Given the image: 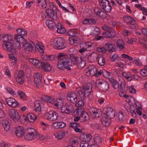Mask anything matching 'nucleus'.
<instances>
[{
	"label": "nucleus",
	"mask_w": 147,
	"mask_h": 147,
	"mask_svg": "<svg viewBox=\"0 0 147 147\" xmlns=\"http://www.w3.org/2000/svg\"><path fill=\"white\" fill-rule=\"evenodd\" d=\"M70 59L68 57H64L59 60L57 66L60 69L64 70L65 69L68 70H71L70 67L73 66L72 58L74 57V54L69 55Z\"/></svg>",
	"instance_id": "nucleus-1"
},
{
	"label": "nucleus",
	"mask_w": 147,
	"mask_h": 147,
	"mask_svg": "<svg viewBox=\"0 0 147 147\" xmlns=\"http://www.w3.org/2000/svg\"><path fill=\"white\" fill-rule=\"evenodd\" d=\"M81 87L83 91L81 89L80 87L76 88V91L81 98L84 99L90 94L92 88V85L91 83H84Z\"/></svg>",
	"instance_id": "nucleus-2"
},
{
	"label": "nucleus",
	"mask_w": 147,
	"mask_h": 147,
	"mask_svg": "<svg viewBox=\"0 0 147 147\" xmlns=\"http://www.w3.org/2000/svg\"><path fill=\"white\" fill-rule=\"evenodd\" d=\"M49 7L46 9L47 16L53 20H57L58 18L57 13V8L53 2L49 3Z\"/></svg>",
	"instance_id": "nucleus-3"
},
{
	"label": "nucleus",
	"mask_w": 147,
	"mask_h": 147,
	"mask_svg": "<svg viewBox=\"0 0 147 147\" xmlns=\"http://www.w3.org/2000/svg\"><path fill=\"white\" fill-rule=\"evenodd\" d=\"M73 66L77 65L80 69L83 68L86 65V61L82 58L78 57L74 54V57L72 58Z\"/></svg>",
	"instance_id": "nucleus-4"
},
{
	"label": "nucleus",
	"mask_w": 147,
	"mask_h": 147,
	"mask_svg": "<svg viewBox=\"0 0 147 147\" xmlns=\"http://www.w3.org/2000/svg\"><path fill=\"white\" fill-rule=\"evenodd\" d=\"M26 134L24 139L28 140H34L36 137V132L35 129L32 128L27 129L25 130Z\"/></svg>",
	"instance_id": "nucleus-5"
},
{
	"label": "nucleus",
	"mask_w": 147,
	"mask_h": 147,
	"mask_svg": "<svg viewBox=\"0 0 147 147\" xmlns=\"http://www.w3.org/2000/svg\"><path fill=\"white\" fill-rule=\"evenodd\" d=\"M53 45L55 49H63L65 48L64 46V40L61 37L55 38L53 40Z\"/></svg>",
	"instance_id": "nucleus-6"
},
{
	"label": "nucleus",
	"mask_w": 147,
	"mask_h": 147,
	"mask_svg": "<svg viewBox=\"0 0 147 147\" xmlns=\"http://www.w3.org/2000/svg\"><path fill=\"white\" fill-rule=\"evenodd\" d=\"M45 117L49 121H53L57 119L58 115L54 111L51 110L46 113L45 115Z\"/></svg>",
	"instance_id": "nucleus-7"
},
{
	"label": "nucleus",
	"mask_w": 147,
	"mask_h": 147,
	"mask_svg": "<svg viewBox=\"0 0 147 147\" xmlns=\"http://www.w3.org/2000/svg\"><path fill=\"white\" fill-rule=\"evenodd\" d=\"M22 44L24 50L27 53H31L34 47L35 46L33 42L31 41L30 43H29L27 42L26 40Z\"/></svg>",
	"instance_id": "nucleus-8"
},
{
	"label": "nucleus",
	"mask_w": 147,
	"mask_h": 147,
	"mask_svg": "<svg viewBox=\"0 0 147 147\" xmlns=\"http://www.w3.org/2000/svg\"><path fill=\"white\" fill-rule=\"evenodd\" d=\"M124 21L128 24L130 25V27L133 29H135L137 27L136 23V21L130 16H125L123 17Z\"/></svg>",
	"instance_id": "nucleus-9"
},
{
	"label": "nucleus",
	"mask_w": 147,
	"mask_h": 147,
	"mask_svg": "<svg viewBox=\"0 0 147 147\" xmlns=\"http://www.w3.org/2000/svg\"><path fill=\"white\" fill-rule=\"evenodd\" d=\"M104 114L106 117L111 119L114 118L115 115V111L111 107L105 108L103 109Z\"/></svg>",
	"instance_id": "nucleus-10"
},
{
	"label": "nucleus",
	"mask_w": 147,
	"mask_h": 147,
	"mask_svg": "<svg viewBox=\"0 0 147 147\" xmlns=\"http://www.w3.org/2000/svg\"><path fill=\"white\" fill-rule=\"evenodd\" d=\"M73 107L69 103H66L61 107V111L62 113L67 114L71 113L73 110Z\"/></svg>",
	"instance_id": "nucleus-11"
},
{
	"label": "nucleus",
	"mask_w": 147,
	"mask_h": 147,
	"mask_svg": "<svg viewBox=\"0 0 147 147\" xmlns=\"http://www.w3.org/2000/svg\"><path fill=\"white\" fill-rule=\"evenodd\" d=\"M5 101L8 106L11 107H17L19 105L18 102L13 98H6Z\"/></svg>",
	"instance_id": "nucleus-12"
},
{
	"label": "nucleus",
	"mask_w": 147,
	"mask_h": 147,
	"mask_svg": "<svg viewBox=\"0 0 147 147\" xmlns=\"http://www.w3.org/2000/svg\"><path fill=\"white\" fill-rule=\"evenodd\" d=\"M9 113L11 117L15 121H17L20 120V115L14 109H11L9 111Z\"/></svg>",
	"instance_id": "nucleus-13"
},
{
	"label": "nucleus",
	"mask_w": 147,
	"mask_h": 147,
	"mask_svg": "<svg viewBox=\"0 0 147 147\" xmlns=\"http://www.w3.org/2000/svg\"><path fill=\"white\" fill-rule=\"evenodd\" d=\"M96 71H97L96 68L93 66H89L85 71V75L87 76H95Z\"/></svg>",
	"instance_id": "nucleus-14"
},
{
	"label": "nucleus",
	"mask_w": 147,
	"mask_h": 147,
	"mask_svg": "<svg viewBox=\"0 0 147 147\" xmlns=\"http://www.w3.org/2000/svg\"><path fill=\"white\" fill-rule=\"evenodd\" d=\"M67 98L69 101L73 103H76L78 101L76 94L71 92H68Z\"/></svg>",
	"instance_id": "nucleus-15"
},
{
	"label": "nucleus",
	"mask_w": 147,
	"mask_h": 147,
	"mask_svg": "<svg viewBox=\"0 0 147 147\" xmlns=\"http://www.w3.org/2000/svg\"><path fill=\"white\" fill-rule=\"evenodd\" d=\"M69 127L74 129V131L76 132H79L80 133H82V130L79 128V127H81V125L78 123L77 122L71 123H69Z\"/></svg>",
	"instance_id": "nucleus-16"
},
{
	"label": "nucleus",
	"mask_w": 147,
	"mask_h": 147,
	"mask_svg": "<svg viewBox=\"0 0 147 147\" xmlns=\"http://www.w3.org/2000/svg\"><path fill=\"white\" fill-rule=\"evenodd\" d=\"M24 128L23 127L19 126L15 128V133L18 137L20 138L24 134Z\"/></svg>",
	"instance_id": "nucleus-17"
},
{
	"label": "nucleus",
	"mask_w": 147,
	"mask_h": 147,
	"mask_svg": "<svg viewBox=\"0 0 147 147\" xmlns=\"http://www.w3.org/2000/svg\"><path fill=\"white\" fill-rule=\"evenodd\" d=\"M92 138L91 134L88 133H85L80 135V138L81 141L89 142Z\"/></svg>",
	"instance_id": "nucleus-18"
},
{
	"label": "nucleus",
	"mask_w": 147,
	"mask_h": 147,
	"mask_svg": "<svg viewBox=\"0 0 147 147\" xmlns=\"http://www.w3.org/2000/svg\"><path fill=\"white\" fill-rule=\"evenodd\" d=\"M29 61L34 65L36 66L37 68L39 69L42 68V62H41L38 60L34 58L30 59Z\"/></svg>",
	"instance_id": "nucleus-19"
},
{
	"label": "nucleus",
	"mask_w": 147,
	"mask_h": 147,
	"mask_svg": "<svg viewBox=\"0 0 147 147\" xmlns=\"http://www.w3.org/2000/svg\"><path fill=\"white\" fill-rule=\"evenodd\" d=\"M89 112L92 115L96 117H99L100 116V112L95 107H92L89 109Z\"/></svg>",
	"instance_id": "nucleus-20"
},
{
	"label": "nucleus",
	"mask_w": 147,
	"mask_h": 147,
	"mask_svg": "<svg viewBox=\"0 0 147 147\" xmlns=\"http://www.w3.org/2000/svg\"><path fill=\"white\" fill-rule=\"evenodd\" d=\"M111 119H109L105 116L103 117L101 121L103 126L105 127L109 126L111 123Z\"/></svg>",
	"instance_id": "nucleus-21"
},
{
	"label": "nucleus",
	"mask_w": 147,
	"mask_h": 147,
	"mask_svg": "<svg viewBox=\"0 0 147 147\" xmlns=\"http://www.w3.org/2000/svg\"><path fill=\"white\" fill-rule=\"evenodd\" d=\"M2 46L7 51L11 52L13 49V46L10 41L3 42Z\"/></svg>",
	"instance_id": "nucleus-22"
},
{
	"label": "nucleus",
	"mask_w": 147,
	"mask_h": 147,
	"mask_svg": "<svg viewBox=\"0 0 147 147\" xmlns=\"http://www.w3.org/2000/svg\"><path fill=\"white\" fill-rule=\"evenodd\" d=\"M41 102L39 100L35 101L34 102V107L35 111L38 112V114H40L41 111V108L40 107V102Z\"/></svg>",
	"instance_id": "nucleus-23"
},
{
	"label": "nucleus",
	"mask_w": 147,
	"mask_h": 147,
	"mask_svg": "<svg viewBox=\"0 0 147 147\" xmlns=\"http://www.w3.org/2000/svg\"><path fill=\"white\" fill-rule=\"evenodd\" d=\"M2 39L3 42H6L13 40V36L9 34H3L2 35Z\"/></svg>",
	"instance_id": "nucleus-24"
},
{
	"label": "nucleus",
	"mask_w": 147,
	"mask_h": 147,
	"mask_svg": "<svg viewBox=\"0 0 147 147\" xmlns=\"http://www.w3.org/2000/svg\"><path fill=\"white\" fill-rule=\"evenodd\" d=\"M56 29L57 32L60 34H63L66 32V30L65 28L62 26L61 24L59 23H57L56 25Z\"/></svg>",
	"instance_id": "nucleus-25"
},
{
	"label": "nucleus",
	"mask_w": 147,
	"mask_h": 147,
	"mask_svg": "<svg viewBox=\"0 0 147 147\" xmlns=\"http://www.w3.org/2000/svg\"><path fill=\"white\" fill-rule=\"evenodd\" d=\"M116 45L118 49L121 50L125 48L124 42L122 39H118L116 42Z\"/></svg>",
	"instance_id": "nucleus-26"
},
{
	"label": "nucleus",
	"mask_w": 147,
	"mask_h": 147,
	"mask_svg": "<svg viewBox=\"0 0 147 147\" xmlns=\"http://www.w3.org/2000/svg\"><path fill=\"white\" fill-rule=\"evenodd\" d=\"M14 40L15 41H18L22 43V44L26 40L22 36L18 34H16L14 35Z\"/></svg>",
	"instance_id": "nucleus-27"
},
{
	"label": "nucleus",
	"mask_w": 147,
	"mask_h": 147,
	"mask_svg": "<svg viewBox=\"0 0 147 147\" xmlns=\"http://www.w3.org/2000/svg\"><path fill=\"white\" fill-rule=\"evenodd\" d=\"M106 50L109 52H113L115 51V49L114 45L112 43H106L105 45Z\"/></svg>",
	"instance_id": "nucleus-28"
},
{
	"label": "nucleus",
	"mask_w": 147,
	"mask_h": 147,
	"mask_svg": "<svg viewBox=\"0 0 147 147\" xmlns=\"http://www.w3.org/2000/svg\"><path fill=\"white\" fill-rule=\"evenodd\" d=\"M46 24L48 27L51 29H55L57 27V24L52 20H47Z\"/></svg>",
	"instance_id": "nucleus-29"
},
{
	"label": "nucleus",
	"mask_w": 147,
	"mask_h": 147,
	"mask_svg": "<svg viewBox=\"0 0 147 147\" xmlns=\"http://www.w3.org/2000/svg\"><path fill=\"white\" fill-rule=\"evenodd\" d=\"M2 125L4 127V129L5 131H7L10 130V124L8 120H5L3 121L2 122Z\"/></svg>",
	"instance_id": "nucleus-30"
},
{
	"label": "nucleus",
	"mask_w": 147,
	"mask_h": 147,
	"mask_svg": "<svg viewBox=\"0 0 147 147\" xmlns=\"http://www.w3.org/2000/svg\"><path fill=\"white\" fill-rule=\"evenodd\" d=\"M96 60L98 64L101 66H104L105 63V59L102 56H100L97 57Z\"/></svg>",
	"instance_id": "nucleus-31"
},
{
	"label": "nucleus",
	"mask_w": 147,
	"mask_h": 147,
	"mask_svg": "<svg viewBox=\"0 0 147 147\" xmlns=\"http://www.w3.org/2000/svg\"><path fill=\"white\" fill-rule=\"evenodd\" d=\"M42 66L41 68H43L46 71H50L52 67L50 64L47 62H42Z\"/></svg>",
	"instance_id": "nucleus-32"
},
{
	"label": "nucleus",
	"mask_w": 147,
	"mask_h": 147,
	"mask_svg": "<svg viewBox=\"0 0 147 147\" xmlns=\"http://www.w3.org/2000/svg\"><path fill=\"white\" fill-rule=\"evenodd\" d=\"M102 35L105 37L110 38L114 37L115 34L114 32L109 30L106 32L105 33L103 32Z\"/></svg>",
	"instance_id": "nucleus-33"
},
{
	"label": "nucleus",
	"mask_w": 147,
	"mask_h": 147,
	"mask_svg": "<svg viewBox=\"0 0 147 147\" xmlns=\"http://www.w3.org/2000/svg\"><path fill=\"white\" fill-rule=\"evenodd\" d=\"M36 47L40 53L41 54H43L44 53V49L45 48V47L41 42H37Z\"/></svg>",
	"instance_id": "nucleus-34"
},
{
	"label": "nucleus",
	"mask_w": 147,
	"mask_h": 147,
	"mask_svg": "<svg viewBox=\"0 0 147 147\" xmlns=\"http://www.w3.org/2000/svg\"><path fill=\"white\" fill-rule=\"evenodd\" d=\"M118 116V118L119 119L118 122H122L125 120V118L124 117V113L122 111H120L117 114Z\"/></svg>",
	"instance_id": "nucleus-35"
},
{
	"label": "nucleus",
	"mask_w": 147,
	"mask_h": 147,
	"mask_svg": "<svg viewBox=\"0 0 147 147\" xmlns=\"http://www.w3.org/2000/svg\"><path fill=\"white\" fill-rule=\"evenodd\" d=\"M98 86L103 91L107 90L109 88L108 83H98Z\"/></svg>",
	"instance_id": "nucleus-36"
},
{
	"label": "nucleus",
	"mask_w": 147,
	"mask_h": 147,
	"mask_svg": "<svg viewBox=\"0 0 147 147\" xmlns=\"http://www.w3.org/2000/svg\"><path fill=\"white\" fill-rule=\"evenodd\" d=\"M27 118L29 122L32 123L34 122L36 117L35 114L30 113L27 115Z\"/></svg>",
	"instance_id": "nucleus-37"
},
{
	"label": "nucleus",
	"mask_w": 147,
	"mask_h": 147,
	"mask_svg": "<svg viewBox=\"0 0 147 147\" xmlns=\"http://www.w3.org/2000/svg\"><path fill=\"white\" fill-rule=\"evenodd\" d=\"M80 117L82 122L87 121L89 119V115L84 112L82 113Z\"/></svg>",
	"instance_id": "nucleus-38"
},
{
	"label": "nucleus",
	"mask_w": 147,
	"mask_h": 147,
	"mask_svg": "<svg viewBox=\"0 0 147 147\" xmlns=\"http://www.w3.org/2000/svg\"><path fill=\"white\" fill-rule=\"evenodd\" d=\"M54 135L58 140H60L62 139L65 136V134L64 132H58L55 133Z\"/></svg>",
	"instance_id": "nucleus-39"
},
{
	"label": "nucleus",
	"mask_w": 147,
	"mask_h": 147,
	"mask_svg": "<svg viewBox=\"0 0 147 147\" xmlns=\"http://www.w3.org/2000/svg\"><path fill=\"white\" fill-rule=\"evenodd\" d=\"M38 5L41 8L44 9L46 8L47 5L46 0H40L39 1Z\"/></svg>",
	"instance_id": "nucleus-40"
},
{
	"label": "nucleus",
	"mask_w": 147,
	"mask_h": 147,
	"mask_svg": "<svg viewBox=\"0 0 147 147\" xmlns=\"http://www.w3.org/2000/svg\"><path fill=\"white\" fill-rule=\"evenodd\" d=\"M121 92L123 93H125L127 90L128 88L127 86L126 83H121L120 84Z\"/></svg>",
	"instance_id": "nucleus-41"
},
{
	"label": "nucleus",
	"mask_w": 147,
	"mask_h": 147,
	"mask_svg": "<svg viewBox=\"0 0 147 147\" xmlns=\"http://www.w3.org/2000/svg\"><path fill=\"white\" fill-rule=\"evenodd\" d=\"M34 83H40L41 82V77H40L39 74L36 73L34 75Z\"/></svg>",
	"instance_id": "nucleus-42"
},
{
	"label": "nucleus",
	"mask_w": 147,
	"mask_h": 147,
	"mask_svg": "<svg viewBox=\"0 0 147 147\" xmlns=\"http://www.w3.org/2000/svg\"><path fill=\"white\" fill-rule=\"evenodd\" d=\"M122 75L124 78H126L128 81H131L132 79V76L129 74L125 72H123Z\"/></svg>",
	"instance_id": "nucleus-43"
},
{
	"label": "nucleus",
	"mask_w": 147,
	"mask_h": 147,
	"mask_svg": "<svg viewBox=\"0 0 147 147\" xmlns=\"http://www.w3.org/2000/svg\"><path fill=\"white\" fill-rule=\"evenodd\" d=\"M42 98L45 101L51 103H53L54 102V99L49 96H45L42 97Z\"/></svg>",
	"instance_id": "nucleus-44"
},
{
	"label": "nucleus",
	"mask_w": 147,
	"mask_h": 147,
	"mask_svg": "<svg viewBox=\"0 0 147 147\" xmlns=\"http://www.w3.org/2000/svg\"><path fill=\"white\" fill-rule=\"evenodd\" d=\"M100 6L102 7H105V5L110 3L108 0H99Z\"/></svg>",
	"instance_id": "nucleus-45"
},
{
	"label": "nucleus",
	"mask_w": 147,
	"mask_h": 147,
	"mask_svg": "<svg viewBox=\"0 0 147 147\" xmlns=\"http://www.w3.org/2000/svg\"><path fill=\"white\" fill-rule=\"evenodd\" d=\"M76 30L75 29H71L67 33V35L71 36H76L78 34L76 32Z\"/></svg>",
	"instance_id": "nucleus-46"
},
{
	"label": "nucleus",
	"mask_w": 147,
	"mask_h": 147,
	"mask_svg": "<svg viewBox=\"0 0 147 147\" xmlns=\"http://www.w3.org/2000/svg\"><path fill=\"white\" fill-rule=\"evenodd\" d=\"M14 42L13 43V47L15 49H20L21 46V44H22V43L18 41H15V40L13 41Z\"/></svg>",
	"instance_id": "nucleus-47"
},
{
	"label": "nucleus",
	"mask_w": 147,
	"mask_h": 147,
	"mask_svg": "<svg viewBox=\"0 0 147 147\" xmlns=\"http://www.w3.org/2000/svg\"><path fill=\"white\" fill-rule=\"evenodd\" d=\"M18 94L20 96V98L24 100H26V95L25 93L19 90L18 91Z\"/></svg>",
	"instance_id": "nucleus-48"
},
{
	"label": "nucleus",
	"mask_w": 147,
	"mask_h": 147,
	"mask_svg": "<svg viewBox=\"0 0 147 147\" xmlns=\"http://www.w3.org/2000/svg\"><path fill=\"white\" fill-rule=\"evenodd\" d=\"M100 30L99 28L97 27L95 28L91 34L93 36H96L99 34L100 33Z\"/></svg>",
	"instance_id": "nucleus-49"
},
{
	"label": "nucleus",
	"mask_w": 147,
	"mask_h": 147,
	"mask_svg": "<svg viewBox=\"0 0 147 147\" xmlns=\"http://www.w3.org/2000/svg\"><path fill=\"white\" fill-rule=\"evenodd\" d=\"M102 8L107 12H109L111 11V7L110 5V3L107 4L105 7H102Z\"/></svg>",
	"instance_id": "nucleus-50"
},
{
	"label": "nucleus",
	"mask_w": 147,
	"mask_h": 147,
	"mask_svg": "<svg viewBox=\"0 0 147 147\" xmlns=\"http://www.w3.org/2000/svg\"><path fill=\"white\" fill-rule=\"evenodd\" d=\"M9 58L12 61V62L15 63H16V62L17 61V59L15 57L14 55L13 54H10L9 55Z\"/></svg>",
	"instance_id": "nucleus-51"
},
{
	"label": "nucleus",
	"mask_w": 147,
	"mask_h": 147,
	"mask_svg": "<svg viewBox=\"0 0 147 147\" xmlns=\"http://www.w3.org/2000/svg\"><path fill=\"white\" fill-rule=\"evenodd\" d=\"M98 16H99L100 17L103 18H107L108 17V16L107 13L105 12L102 11H101Z\"/></svg>",
	"instance_id": "nucleus-52"
},
{
	"label": "nucleus",
	"mask_w": 147,
	"mask_h": 147,
	"mask_svg": "<svg viewBox=\"0 0 147 147\" xmlns=\"http://www.w3.org/2000/svg\"><path fill=\"white\" fill-rule=\"evenodd\" d=\"M81 44H83L84 47H85L86 49L91 47L92 45V43L90 42H86L84 43Z\"/></svg>",
	"instance_id": "nucleus-53"
},
{
	"label": "nucleus",
	"mask_w": 147,
	"mask_h": 147,
	"mask_svg": "<svg viewBox=\"0 0 147 147\" xmlns=\"http://www.w3.org/2000/svg\"><path fill=\"white\" fill-rule=\"evenodd\" d=\"M16 80L17 82L18 83H24V78L22 77H20L18 76H17L16 77Z\"/></svg>",
	"instance_id": "nucleus-54"
},
{
	"label": "nucleus",
	"mask_w": 147,
	"mask_h": 147,
	"mask_svg": "<svg viewBox=\"0 0 147 147\" xmlns=\"http://www.w3.org/2000/svg\"><path fill=\"white\" fill-rule=\"evenodd\" d=\"M89 145V142H86L84 141H81L80 146V147H88Z\"/></svg>",
	"instance_id": "nucleus-55"
},
{
	"label": "nucleus",
	"mask_w": 147,
	"mask_h": 147,
	"mask_svg": "<svg viewBox=\"0 0 147 147\" xmlns=\"http://www.w3.org/2000/svg\"><path fill=\"white\" fill-rule=\"evenodd\" d=\"M63 104V100L61 99H58L57 100V102L55 104V105L57 107L60 106V107Z\"/></svg>",
	"instance_id": "nucleus-56"
},
{
	"label": "nucleus",
	"mask_w": 147,
	"mask_h": 147,
	"mask_svg": "<svg viewBox=\"0 0 147 147\" xmlns=\"http://www.w3.org/2000/svg\"><path fill=\"white\" fill-rule=\"evenodd\" d=\"M102 11L101 9L98 7H95L94 8V11L97 16H98Z\"/></svg>",
	"instance_id": "nucleus-57"
},
{
	"label": "nucleus",
	"mask_w": 147,
	"mask_h": 147,
	"mask_svg": "<svg viewBox=\"0 0 147 147\" xmlns=\"http://www.w3.org/2000/svg\"><path fill=\"white\" fill-rule=\"evenodd\" d=\"M83 109H80L79 108L75 110L74 112V113L76 114L77 115H79L80 114L81 115V114L82 113H83Z\"/></svg>",
	"instance_id": "nucleus-58"
},
{
	"label": "nucleus",
	"mask_w": 147,
	"mask_h": 147,
	"mask_svg": "<svg viewBox=\"0 0 147 147\" xmlns=\"http://www.w3.org/2000/svg\"><path fill=\"white\" fill-rule=\"evenodd\" d=\"M102 75L106 78L109 77L111 74V73L109 72L106 70H104L102 72Z\"/></svg>",
	"instance_id": "nucleus-59"
},
{
	"label": "nucleus",
	"mask_w": 147,
	"mask_h": 147,
	"mask_svg": "<svg viewBox=\"0 0 147 147\" xmlns=\"http://www.w3.org/2000/svg\"><path fill=\"white\" fill-rule=\"evenodd\" d=\"M80 49L78 50L79 52L80 53H82L86 50L87 49L85 47H84L83 44H80Z\"/></svg>",
	"instance_id": "nucleus-60"
},
{
	"label": "nucleus",
	"mask_w": 147,
	"mask_h": 147,
	"mask_svg": "<svg viewBox=\"0 0 147 147\" xmlns=\"http://www.w3.org/2000/svg\"><path fill=\"white\" fill-rule=\"evenodd\" d=\"M44 57V59L47 60H50L51 61L55 60V57L53 55H51L49 56H46V57Z\"/></svg>",
	"instance_id": "nucleus-61"
},
{
	"label": "nucleus",
	"mask_w": 147,
	"mask_h": 147,
	"mask_svg": "<svg viewBox=\"0 0 147 147\" xmlns=\"http://www.w3.org/2000/svg\"><path fill=\"white\" fill-rule=\"evenodd\" d=\"M129 91L131 93L134 94L136 93V90L134 88V86L132 85H131L130 87L129 88Z\"/></svg>",
	"instance_id": "nucleus-62"
},
{
	"label": "nucleus",
	"mask_w": 147,
	"mask_h": 147,
	"mask_svg": "<svg viewBox=\"0 0 147 147\" xmlns=\"http://www.w3.org/2000/svg\"><path fill=\"white\" fill-rule=\"evenodd\" d=\"M97 51L99 52H101L102 53H105L106 52V50L104 47H100L97 48Z\"/></svg>",
	"instance_id": "nucleus-63"
},
{
	"label": "nucleus",
	"mask_w": 147,
	"mask_h": 147,
	"mask_svg": "<svg viewBox=\"0 0 147 147\" xmlns=\"http://www.w3.org/2000/svg\"><path fill=\"white\" fill-rule=\"evenodd\" d=\"M5 74L10 78L11 76V73L9 68L8 67H5Z\"/></svg>",
	"instance_id": "nucleus-64"
}]
</instances>
